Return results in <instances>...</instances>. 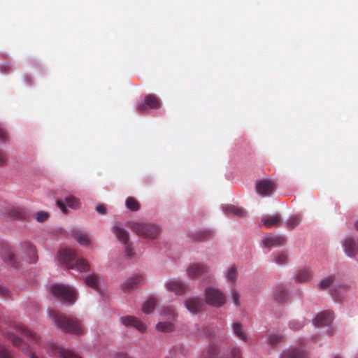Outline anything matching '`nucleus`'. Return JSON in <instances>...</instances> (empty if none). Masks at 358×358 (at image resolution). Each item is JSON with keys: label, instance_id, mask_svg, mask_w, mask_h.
Here are the masks:
<instances>
[{"label": "nucleus", "instance_id": "a18cd8bd", "mask_svg": "<svg viewBox=\"0 0 358 358\" xmlns=\"http://www.w3.org/2000/svg\"><path fill=\"white\" fill-rule=\"evenodd\" d=\"M357 251H358V239H357Z\"/></svg>", "mask_w": 358, "mask_h": 358}, {"label": "nucleus", "instance_id": "473e14b6", "mask_svg": "<svg viewBox=\"0 0 358 358\" xmlns=\"http://www.w3.org/2000/svg\"><path fill=\"white\" fill-rule=\"evenodd\" d=\"M301 222V218L299 216H293L290 217L288 220V224L292 227H294L297 226Z\"/></svg>", "mask_w": 358, "mask_h": 358}, {"label": "nucleus", "instance_id": "6ab92c4d", "mask_svg": "<svg viewBox=\"0 0 358 358\" xmlns=\"http://www.w3.org/2000/svg\"><path fill=\"white\" fill-rule=\"evenodd\" d=\"M206 272L205 267L201 264H194L187 269L188 275L191 278L198 277Z\"/></svg>", "mask_w": 358, "mask_h": 358}, {"label": "nucleus", "instance_id": "ea45409f", "mask_svg": "<svg viewBox=\"0 0 358 358\" xmlns=\"http://www.w3.org/2000/svg\"><path fill=\"white\" fill-rule=\"evenodd\" d=\"M13 210H15L14 215H15V216H20L21 213H20V210L19 208H13Z\"/></svg>", "mask_w": 358, "mask_h": 358}, {"label": "nucleus", "instance_id": "0eeeda50", "mask_svg": "<svg viewBox=\"0 0 358 358\" xmlns=\"http://www.w3.org/2000/svg\"><path fill=\"white\" fill-rule=\"evenodd\" d=\"M275 184L271 180H260L256 182L257 192L262 196H269L274 191Z\"/></svg>", "mask_w": 358, "mask_h": 358}, {"label": "nucleus", "instance_id": "c756f323", "mask_svg": "<svg viewBox=\"0 0 358 358\" xmlns=\"http://www.w3.org/2000/svg\"><path fill=\"white\" fill-rule=\"evenodd\" d=\"M49 217V213L45 211H39L36 214V219L39 222L47 220Z\"/></svg>", "mask_w": 358, "mask_h": 358}, {"label": "nucleus", "instance_id": "f3484780", "mask_svg": "<svg viewBox=\"0 0 358 358\" xmlns=\"http://www.w3.org/2000/svg\"><path fill=\"white\" fill-rule=\"evenodd\" d=\"M280 217L278 215H268L262 218V224L268 229L276 226L280 222Z\"/></svg>", "mask_w": 358, "mask_h": 358}, {"label": "nucleus", "instance_id": "9b49d317", "mask_svg": "<svg viewBox=\"0 0 358 358\" xmlns=\"http://www.w3.org/2000/svg\"><path fill=\"white\" fill-rule=\"evenodd\" d=\"M283 243V238L271 234L264 236L261 240L262 246L267 249H271L272 247L280 245Z\"/></svg>", "mask_w": 358, "mask_h": 358}, {"label": "nucleus", "instance_id": "423d86ee", "mask_svg": "<svg viewBox=\"0 0 358 358\" xmlns=\"http://www.w3.org/2000/svg\"><path fill=\"white\" fill-rule=\"evenodd\" d=\"M52 294L65 303H72L76 298V291L71 287L64 285H54L52 286Z\"/></svg>", "mask_w": 358, "mask_h": 358}, {"label": "nucleus", "instance_id": "c85d7f7f", "mask_svg": "<svg viewBox=\"0 0 358 358\" xmlns=\"http://www.w3.org/2000/svg\"><path fill=\"white\" fill-rule=\"evenodd\" d=\"M97 278L94 275H90L85 278L86 285L91 287H96L97 285Z\"/></svg>", "mask_w": 358, "mask_h": 358}, {"label": "nucleus", "instance_id": "5701e85b", "mask_svg": "<svg viewBox=\"0 0 358 358\" xmlns=\"http://www.w3.org/2000/svg\"><path fill=\"white\" fill-rule=\"evenodd\" d=\"M280 358H303L302 353L296 350L283 351Z\"/></svg>", "mask_w": 358, "mask_h": 358}, {"label": "nucleus", "instance_id": "58836bf2", "mask_svg": "<svg viewBox=\"0 0 358 358\" xmlns=\"http://www.w3.org/2000/svg\"><path fill=\"white\" fill-rule=\"evenodd\" d=\"M280 338V337L279 336H273V335H271L269 337L270 342L273 343H274L275 342L278 341Z\"/></svg>", "mask_w": 358, "mask_h": 358}, {"label": "nucleus", "instance_id": "393cba45", "mask_svg": "<svg viewBox=\"0 0 358 358\" xmlns=\"http://www.w3.org/2000/svg\"><path fill=\"white\" fill-rule=\"evenodd\" d=\"M126 206L128 209L131 210H137L139 208L138 202L132 197H129L126 200L125 202Z\"/></svg>", "mask_w": 358, "mask_h": 358}, {"label": "nucleus", "instance_id": "cd10ccee", "mask_svg": "<svg viewBox=\"0 0 358 358\" xmlns=\"http://www.w3.org/2000/svg\"><path fill=\"white\" fill-rule=\"evenodd\" d=\"M233 329H234V333L240 338H241L243 340L246 339V336L243 330L242 326L240 324H238V323L234 324L233 326Z\"/></svg>", "mask_w": 358, "mask_h": 358}, {"label": "nucleus", "instance_id": "bb28decb", "mask_svg": "<svg viewBox=\"0 0 358 358\" xmlns=\"http://www.w3.org/2000/svg\"><path fill=\"white\" fill-rule=\"evenodd\" d=\"M224 210L227 212L234 213L238 216H243L245 213L243 209L235 206H226L224 207Z\"/></svg>", "mask_w": 358, "mask_h": 358}, {"label": "nucleus", "instance_id": "a878e982", "mask_svg": "<svg viewBox=\"0 0 358 358\" xmlns=\"http://www.w3.org/2000/svg\"><path fill=\"white\" fill-rule=\"evenodd\" d=\"M237 270L235 268H229L226 273V278L228 282H234L237 278Z\"/></svg>", "mask_w": 358, "mask_h": 358}, {"label": "nucleus", "instance_id": "4c0bfd02", "mask_svg": "<svg viewBox=\"0 0 358 358\" xmlns=\"http://www.w3.org/2000/svg\"><path fill=\"white\" fill-rule=\"evenodd\" d=\"M6 159L5 155L0 151V166L3 165L6 162Z\"/></svg>", "mask_w": 358, "mask_h": 358}, {"label": "nucleus", "instance_id": "2eb2a0df", "mask_svg": "<svg viewBox=\"0 0 358 358\" xmlns=\"http://www.w3.org/2000/svg\"><path fill=\"white\" fill-rule=\"evenodd\" d=\"M333 320V315L330 312H324L318 314L314 320L316 325H328Z\"/></svg>", "mask_w": 358, "mask_h": 358}, {"label": "nucleus", "instance_id": "4be33fe9", "mask_svg": "<svg viewBox=\"0 0 358 358\" xmlns=\"http://www.w3.org/2000/svg\"><path fill=\"white\" fill-rule=\"evenodd\" d=\"M156 305V301L154 299H150L146 301L142 306V310L145 314L151 313Z\"/></svg>", "mask_w": 358, "mask_h": 358}, {"label": "nucleus", "instance_id": "20e7f679", "mask_svg": "<svg viewBox=\"0 0 358 358\" xmlns=\"http://www.w3.org/2000/svg\"><path fill=\"white\" fill-rule=\"evenodd\" d=\"M112 231L117 240L123 245L125 255L129 258L133 257L135 255V252L132 243L130 241L129 232L119 225L113 226Z\"/></svg>", "mask_w": 358, "mask_h": 358}, {"label": "nucleus", "instance_id": "9d476101", "mask_svg": "<svg viewBox=\"0 0 358 358\" xmlns=\"http://www.w3.org/2000/svg\"><path fill=\"white\" fill-rule=\"evenodd\" d=\"M166 288L177 294H184L187 287L185 285L180 279H169L165 282Z\"/></svg>", "mask_w": 358, "mask_h": 358}, {"label": "nucleus", "instance_id": "72a5a7b5", "mask_svg": "<svg viewBox=\"0 0 358 358\" xmlns=\"http://www.w3.org/2000/svg\"><path fill=\"white\" fill-rule=\"evenodd\" d=\"M239 296H240L239 294L237 291L234 290L231 292V299L233 303H234V305L236 306H240Z\"/></svg>", "mask_w": 358, "mask_h": 358}, {"label": "nucleus", "instance_id": "f257e3e1", "mask_svg": "<svg viewBox=\"0 0 358 358\" xmlns=\"http://www.w3.org/2000/svg\"><path fill=\"white\" fill-rule=\"evenodd\" d=\"M127 226L138 236L147 239H155L161 231L157 224L138 221L129 222Z\"/></svg>", "mask_w": 358, "mask_h": 358}, {"label": "nucleus", "instance_id": "aec40b11", "mask_svg": "<svg viewBox=\"0 0 358 358\" xmlns=\"http://www.w3.org/2000/svg\"><path fill=\"white\" fill-rule=\"evenodd\" d=\"M288 255L285 252H278L272 255V262L278 265H282L287 262Z\"/></svg>", "mask_w": 358, "mask_h": 358}, {"label": "nucleus", "instance_id": "c03bdc74", "mask_svg": "<svg viewBox=\"0 0 358 358\" xmlns=\"http://www.w3.org/2000/svg\"><path fill=\"white\" fill-rule=\"evenodd\" d=\"M2 136V133L1 131H0V137Z\"/></svg>", "mask_w": 358, "mask_h": 358}, {"label": "nucleus", "instance_id": "f704fd0d", "mask_svg": "<svg viewBox=\"0 0 358 358\" xmlns=\"http://www.w3.org/2000/svg\"><path fill=\"white\" fill-rule=\"evenodd\" d=\"M0 358H9V354L5 346L0 344Z\"/></svg>", "mask_w": 358, "mask_h": 358}, {"label": "nucleus", "instance_id": "f03ea898", "mask_svg": "<svg viewBox=\"0 0 358 358\" xmlns=\"http://www.w3.org/2000/svg\"><path fill=\"white\" fill-rule=\"evenodd\" d=\"M61 262L66 264L69 268L76 269L79 271H86L90 265L86 259L77 258L76 253L71 249H62L58 255Z\"/></svg>", "mask_w": 358, "mask_h": 358}, {"label": "nucleus", "instance_id": "6e6552de", "mask_svg": "<svg viewBox=\"0 0 358 358\" xmlns=\"http://www.w3.org/2000/svg\"><path fill=\"white\" fill-rule=\"evenodd\" d=\"M57 205L63 213L67 212V208L77 209L80 206V200L73 196H69L64 199V201H57Z\"/></svg>", "mask_w": 358, "mask_h": 358}, {"label": "nucleus", "instance_id": "ddd939ff", "mask_svg": "<svg viewBox=\"0 0 358 358\" xmlns=\"http://www.w3.org/2000/svg\"><path fill=\"white\" fill-rule=\"evenodd\" d=\"M159 106L160 102L158 99L154 95L150 94L145 98L144 103L138 106V110L140 111H143L146 108H157Z\"/></svg>", "mask_w": 358, "mask_h": 358}, {"label": "nucleus", "instance_id": "a19ab883", "mask_svg": "<svg viewBox=\"0 0 358 358\" xmlns=\"http://www.w3.org/2000/svg\"><path fill=\"white\" fill-rule=\"evenodd\" d=\"M30 358H38V357H36V355H31Z\"/></svg>", "mask_w": 358, "mask_h": 358}, {"label": "nucleus", "instance_id": "49530a36", "mask_svg": "<svg viewBox=\"0 0 358 358\" xmlns=\"http://www.w3.org/2000/svg\"><path fill=\"white\" fill-rule=\"evenodd\" d=\"M357 227H358V222L357 223Z\"/></svg>", "mask_w": 358, "mask_h": 358}, {"label": "nucleus", "instance_id": "7c9ffc66", "mask_svg": "<svg viewBox=\"0 0 358 358\" xmlns=\"http://www.w3.org/2000/svg\"><path fill=\"white\" fill-rule=\"evenodd\" d=\"M333 282V278L331 276H327L324 278L320 282V286L322 288H326L330 286Z\"/></svg>", "mask_w": 358, "mask_h": 358}, {"label": "nucleus", "instance_id": "79ce46f5", "mask_svg": "<svg viewBox=\"0 0 358 358\" xmlns=\"http://www.w3.org/2000/svg\"><path fill=\"white\" fill-rule=\"evenodd\" d=\"M203 358H213V357L212 356H210V355H207V356H206V357H204Z\"/></svg>", "mask_w": 358, "mask_h": 358}, {"label": "nucleus", "instance_id": "7ed1b4c3", "mask_svg": "<svg viewBox=\"0 0 358 358\" xmlns=\"http://www.w3.org/2000/svg\"><path fill=\"white\" fill-rule=\"evenodd\" d=\"M49 317L52 322L62 331L75 335H80L83 332V327L77 320H70L59 315L55 312H50Z\"/></svg>", "mask_w": 358, "mask_h": 358}, {"label": "nucleus", "instance_id": "a211bd4d", "mask_svg": "<svg viewBox=\"0 0 358 358\" xmlns=\"http://www.w3.org/2000/svg\"><path fill=\"white\" fill-rule=\"evenodd\" d=\"M73 237L80 245L87 248H90L91 246V238L87 234L76 232L74 233Z\"/></svg>", "mask_w": 358, "mask_h": 358}, {"label": "nucleus", "instance_id": "1a4fd4ad", "mask_svg": "<svg viewBox=\"0 0 358 358\" xmlns=\"http://www.w3.org/2000/svg\"><path fill=\"white\" fill-rule=\"evenodd\" d=\"M345 253L350 257L355 256L357 251V241L353 237L348 236L342 240Z\"/></svg>", "mask_w": 358, "mask_h": 358}, {"label": "nucleus", "instance_id": "c9c22d12", "mask_svg": "<svg viewBox=\"0 0 358 358\" xmlns=\"http://www.w3.org/2000/svg\"><path fill=\"white\" fill-rule=\"evenodd\" d=\"M232 358H240V350L238 348H233L231 350Z\"/></svg>", "mask_w": 358, "mask_h": 358}, {"label": "nucleus", "instance_id": "412c9836", "mask_svg": "<svg viewBox=\"0 0 358 358\" xmlns=\"http://www.w3.org/2000/svg\"><path fill=\"white\" fill-rule=\"evenodd\" d=\"M312 277V272L310 269H301L296 274V279L299 281H307Z\"/></svg>", "mask_w": 358, "mask_h": 358}, {"label": "nucleus", "instance_id": "37998d69", "mask_svg": "<svg viewBox=\"0 0 358 358\" xmlns=\"http://www.w3.org/2000/svg\"><path fill=\"white\" fill-rule=\"evenodd\" d=\"M13 343L17 345H18V341H13Z\"/></svg>", "mask_w": 358, "mask_h": 358}, {"label": "nucleus", "instance_id": "39448f33", "mask_svg": "<svg viewBox=\"0 0 358 358\" xmlns=\"http://www.w3.org/2000/svg\"><path fill=\"white\" fill-rule=\"evenodd\" d=\"M204 300L210 306L220 307L225 303V296L217 287H208L204 291Z\"/></svg>", "mask_w": 358, "mask_h": 358}, {"label": "nucleus", "instance_id": "2f4dec72", "mask_svg": "<svg viewBox=\"0 0 358 358\" xmlns=\"http://www.w3.org/2000/svg\"><path fill=\"white\" fill-rule=\"evenodd\" d=\"M59 353L63 358H79L76 355L64 349H60Z\"/></svg>", "mask_w": 358, "mask_h": 358}, {"label": "nucleus", "instance_id": "b1692460", "mask_svg": "<svg viewBox=\"0 0 358 358\" xmlns=\"http://www.w3.org/2000/svg\"><path fill=\"white\" fill-rule=\"evenodd\" d=\"M156 328L160 331H170L173 329V324L171 322H159Z\"/></svg>", "mask_w": 358, "mask_h": 358}, {"label": "nucleus", "instance_id": "f8f14e48", "mask_svg": "<svg viewBox=\"0 0 358 358\" xmlns=\"http://www.w3.org/2000/svg\"><path fill=\"white\" fill-rule=\"evenodd\" d=\"M120 322L124 326H131L135 327L141 331L145 330V325L136 317L132 316H125L120 318Z\"/></svg>", "mask_w": 358, "mask_h": 358}, {"label": "nucleus", "instance_id": "4468645a", "mask_svg": "<svg viewBox=\"0 0 358 358\" xmlns=\"http://www.w3.org/2000/svg\"><path fill=\"white\" fill-rule=\"evenodd\" d=\"M143 281V275L141 274H136L131 276L126 281H124L122 285V287L124 289H127L134 287V285L142 284Z\"/></svg>", "mask_w": 358, "mask_h": 358}, {"label": "nucleus", "instance_id": "e433bc0d", "mask_svg": "<svg viewBox=\"0 0 358 358\" xmlns=\"http://www.w3.org/2000/svg\"><path fill=\"white\" fill-rule=\"evenodd\" d=\"M96 212H97L98 213L101 214V215H103V214H105V213H106V208H105V207H104V206H101V205L97 206L96 207Z\"/></svg>", "mask_w": 358, "mask_h": 358}, {"label": "nucleus", "instance_id": "dca6fc26", "mask_svg": "<svg viewBox=\"0 0 358 358\" xmlns=\"http://www.w3.org/2000/svg\"><path fill=\"white\" fill-rule=\"evenodd\" d=\"M185 306L191 313H195L201 310V303L196 298H189L185 301Z\"/></svg>", "mask_w": 358, "mask_h": 358}]
</instances>
